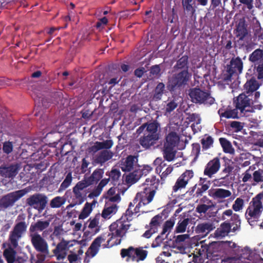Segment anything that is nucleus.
<instances>
[{
    "instance_id": "f257e3e1",
    "label": "nucleus",
    "mask_w": 263,
    "mask_h": 263,
    "mask_svg": "<svg viewBox=\"0 0 263 263\" xmlns=\"http://www.w3.org/2000/svg\"><path fill=\"white\" fill-rule=\"evenodd\" d=\"M145 185L147 186L144 189V191L138 193L134 199L129 204V209L132 210V208L135 206L134 210L135 213L141 211V209L151 202L155 194V190L158 185V180L156 177H152L151 178H147L146 180Z\"/></svg>"
},
{
    "instance_id": "f03ea898",
    "label": "nucleus",
    "mask_w": 263,
    "mask_h": 263,
    "mask_svg": "<svg viewBox=\"0 0 263 263\" xmlns=\"http://www.w3.org/2000/svg\"><path fill=\"white\" fill-rule=\"evenodd\" d=\"M263 193L258 194L250 202L246 212V217L250 224L259 220L262 211Z\"/></svg>"
},
{
    "instance_id": "7ed1b4c3",
    "label": "nucleus",
    "mask_w": 263,
    "mask_h": 263,
    "mask_svg": "<svg viewBox=\"0 0 263 263\" xmlns=\"http://www.w3.org/2000/svg\"><path fill=\"white\" fill-rule=\"evenodd\" d=\"M130 226L129 221L121 218L110 224L108 235L111 236L110 239H116L120 242L121 238L125 236Z\"/></svg>"
},
{
    "instance_id": "20e7f679",
    "label": "nucleus",
    "mask_w": 263,
    "mask_h": 263,
    "mask_svg": "<svg viewBox=\"0 0 263 263\" xmlns=\"http://www.w3.org/2000/svg\"><path fill=\"white\" fill-rule=\"evenodd\" d=\"M179 140V137L176 133L171 132L166 136L163 154L164 158L167 161H170L174 159L176 152L174 148L178 145Z\"/></svg>"
},
{
    "instance_id": "39448f33",
    "label": "nucleus",
    "mask_w": 263,
    "mask_h": 263,
    "mask_svg": "<svg viewBox=\"0 0 263 263\" xmlns=\"http://www.w3.org/2000/svg\"><path fill=\"white\" fill-rule=\"evenodd\" d=\"M121 254L122 257H127V261H133L138 262L145 259L147 252L142 248H135L130 247L127 249H122Z\"/></svg>"
},
{
    "instance_id": "423d86ee",
    "label": "nucleus",
    "mask_w": 263,
    "mask_h": 263,
    "mask_svg": "<svg viewBox=\"0 0 263 263\" xmlns=\"http://www.w3.org/2000/svg\"><path fill=\"white\" fill-rule=\"evenodd\" d=\"M192 101L196 103L211 105L214 103L215 99L208 92L199 88H194L189 93Z\"/></svg>"
},
{
    "instance_id": "0eeeda50",
    "label": "nucleus",
    "mask_w": 263,
    "mask_h": 263,
    "mask_svg": "<svg viewBox=\"0 0 263 263\" xmlns=\"http://www.w3.org/2000/svg\"><path fill=\"white\" fill-rule=\"evenodd\" d=\"M27 228V225L25 221H21L15 224L9 235L11 246L16 248L18 246V241L26 232Z\"/></svg>"
},
{
    "instance_id": "6e6552de",
    "label": "nucleus",
    "mask_w": 263,
    "mask_h": 263,
    "mask_svg": "<svg viewBox=\"0 0 263 263\" xmlns=\"http://www.w3.org/2000/svg\"><path fill=\"white\" fill-rule=\"evenodd\" d=\"M236 107L243 116H248V113L254 111L251 106L250 99L243 93L239 95L237 97Z\"/></svg>"
},
{
    "instance_id": "1a4fd4ad",
    "label": "nucleus",
    "mask_w": 263,
    "mask_h": 263,
    "mask_svg": "<svg viewBox=\"0 0 263 263\" xmlns=\"http://www.w3.org/2000/svg\"><path fill=\"white\" fill-rule=\"evenodd\" d=\"M31 241L34 248L42 253H48V246L45 240L38 233H30Z\"/></svg>"
},
{
    "instance_id": "9d476101",
    "label": "nucleus",
    "mask_w": 263,
    "mask_h": 263,
    "mask_svg": "<svg viewBox=\"0 0 263 263\" xmlns=\"http://www.w3.org/2000/svg\"><path fill=\"white\" fill-rule=\"evenodd\" d=\"M191 74H190L186 69H184L179 72L176 75L174 76L169 81L170 85L172 88L176 86H181L184 85L190 79Z\"/></svg>"
},
{
    "instance_id": "9b49d317",
    "label": "nucleus",
    "mask_w": 263,
    "mask_h": 263,
    "mask_svg": "<svg viewBox=\"0 0 263 263\" xmlns=\"http://www.w3.org/2000/svg\"><path fill=\"white\" fill-rule=\"evenodd\" d=\"M86 179L79 181L73 188V192L75 197L79 200L78 204H81L83 202V190L90 185V183Z\"/></svg>"
},
{
    "instance_id": "f8f14e48",
    "label": "nucleus",
    "mask_w": 263,
    "mask_h": 263,
    "mask_svg": "<svg viewBox=\"0 0 263 263\" xmlns=\"http://www.w3.org/2000/svg\"><path fill=\"white\" fill-rule=\"evenodd\" d=\"M220 167V160L217 158H215L209 161L206 164L204 171V174L211 177L213 175L216 174Z\"/></svg>"
},
{
    "instance_id": "ddd939ff",
    "label": "nucleus",
    "mask_w": 263,
    "mask_h": 263,
    "mask_svg": "<svg viewBox=\"0 0 263 263\" xmlns=\"http://www.w3.org/2000/svg\"><path fill=\"white\" fill-rule=\"evenodd\" d=\"M55 218L54 215H50L46 221L39 220L36 222L32 223L29 228L30 233H37V231H42L47 228L51 219Z\"/></svg>"
},
{
    "instance_id": "4468645a",
    "label": "nucleus",
    "mask_w": 263,
    "mask_h": 263,
    "mask_svg": "<svg viewBox=\"0 0 263 263\" xmlns=\"http://www.w3.org/2000/svg\"><path fill=\"white\" fill-rule=\"evenodd\" d=\"M104 241L105 239L102 236L97 237L93 241L91 246L89 247L88 250L86 253L87 257H94L98 252L101 244Z\"/></svg>"
},
{
    "instance_id": "2eb2a0df",
    "label": "nucleus",
    "mask_w": 263,
    "mask_h": 263,
    "mask_svg": "<svg viewBox=\"0 0 263 263\" xmlns=\"http://www.w3.org/2000/svg\"><path fill=\"white\" fill-rule=\"evenodd\" d=\"M232 192L228 190L218 188L210 191V195L214 199L217 200H223L224 199L232 196Z\"/></svg>"
},
{
    "instance_id": "dca6fc26",
    "label": "nucleus",
    "mask_w": 263,
    "mask_h": 263,
    "mask_svg": "<svg viewBox=\"0 0 263 263\" xmlns=\"http://www.w3.org/2000/svg\"><path fill=\"white\" fill-rule=\"evenodd\" d=\"M113 142L110 140H107L102 142H96L89 148V152L94 154L102 149L110 148Z\"/></svg>"
},
{
    "instance_id": "f3484780",
    "label": "nucleus",
    "mask_w": 263,
    "mask_h": 263,
    "mask_svg": "<svg viewBox=\"0 0 263 263\" xmlns=\"http://www.w3.org/2000/svg\"><path fill=\"white\" fill-rule=\"evenodd\" d=\"M18 171L17 165L0 167V174L4 177H13L17 174Z\"/></svg>"
},
{
    "instance_id": "a211bd4d",
    "label": "nucleus",
    "mask_w": 263,
    "mask_h": 263,
    "mask_svg": "<svg viewBox=\"0 0 263 263\" xmlns=\"http://www.w3.org/2000/svg\"><path fill=\"white\" fill-rule=\"evenodd\" d=\"M214 228L213 224L210 222H204L198 224L195 229L196 233L202 235L203 236H206Z\"/></svg>"
},
{
    "instance_id": "6ab92c4d",
    "label": "nucleus",
    "mask_w": 263,
    "mask_h": 263,
    "mask_svg": "<svg viewBox=\"0 0 263 263\" xmlns=\"http://www.w3.org/2000/svg\"><path fill=\"white\" fill-rule=\"evenodd\" d=\"M97 203V201L94 200L92 202H86L85 203L83 208H82L78 218L79 219H85L88 217L91 213L94 206Z\"/></svg>"
},
{
    "instance_id": "aec40b11",
    "label": "nucleus",
    "mask_w": 263,
    "mask_h": 263,
    "mask_svg": "<svg viewBox=\"0 0 263 263\" xmlns=\"http://www.w3.org/2000/svg\"><path fill=\"white\" fill-rule=\"evenodd\" d=\"M137 162V159L136 157L129 156L121 161L120 166L123 171H130L136 165Z\"/></svg>"
},
{
    "instance_id": "412c9836",
    "label": "nucleus",
    "mask_w": 263,
    "mask_h": 263,
    "mask_svg": "<svg viewBox=\"0 0 263 263\" xmlns=\"http://www.w3.org/2000/svg\"><path fill=\"white\" fill-rule=\"evenodd\" d=\"M27 202L29 205L34 207L38 205H45L46 203V198L42 195H34L28 198Z\"/></svg>"
},
{
    "instance_id": "4be33fe9",
    "label": "nucleus",
    "mask_w": 263,
    "mask_h": 263,
    "mask_svg": "<svg viewBox=\"0 0 263 263\" xmlns=\"http://www.w3.org/2000/svg\"><path fill=\"white\" fill-rule=\"evenodd\" d=\"M242 67L243 64L240 59L238 58L233 59L231 61L229 72L231 74L235 72L240 73L242 72Z\"/></svg>"
},
{
    "instance_id": "5701e85b",
    "label": "nucleus",
    "mask_w": 263,
    "mask_h": 263,
    "mask_svg": "<svg viewBox=\"0 0 263 263\" xmlns=\"http://www.w3.org/2000/svg\"><path fill=\"white\" fill-rule=\"evenodd\" d=\"M230 228L231 226L229 223H223L215 232L214 234L215 237L217 239H221L225 237L229 233Z\"/></svg>"
},
{
    "instance_id": "b1692460",
    "label": "nucleus",
    "mask_w": 263,
    "mask_h": 263,
    "mask_svg": "<svg viewBox=\"0 0 263 263\" xmlns=\"http://www.w3.org/2000/svg\"><path fill=\"white\" fill-rule=\"evenodd\" d=\"M118 210V206L115 204L110 206H105L102 212L101 216L104 219H109L113 215L116 214Z\"/></svg>"
},
{
    "instance_id": "393cba45",
    "label": "nucleus",
    "mask_w": 263,
    "mask_h": 263,
    "mask_svg": "<svg viewBox=\"0 0 263 263\" xmlns=\"http://www.w3.org/2000/svg\"><path fill=\"white\" fill-rule=\"evenodd\" d=\"M145 135V136L141 140V144L146 148H148L154 145L159 138V136L156 135Z\"/></svg>"
},
{
    "instance_id": "a878e982",
    "label": "nucleus",
    "mask_w": 263,
    "mask_h": 263,
    "mask_svg": "<svg viewBox=\"0 0 263 263\" xmlns=\"http://www.w3.org/2000/svg\"><path fill=\"white\" fill-rule=\"evenodd\" d=\"M105 197L112 202H118L121 200L120 192L115 187H111L105 195Z\"/></svg>"
},
{
    "instance_id": "bb28decb",
    "label": "nucleus",
    "mask_w": 263,
    "mask_h": 263,
    "mask_svg": "<svg viewBox=\"0 0 263 263\" xmlns=\"http://www.w3.org/2000/svg\"><path fill=\"white\" fill-rule=\"evenodd\" d=\"M66 245L64 242L59 243L57 246L56 249L53 251L54 253L57 257L58 260L62 259L66 256Z\"/></svg>"
},
{
    "instance_id": "cd10ccee",
    "label": "nucleus",
    "mask_w": 263,
    "mask_h": 263,
    "mask_svg": "<svg viewBox=\"0 0 263 263\" xmlns=\"http://www.w3.org/2000/svg\"><path fill=\"white\" fill-rule=\"evenodd\" d=\"M166 92L164 84L160 83L155 89L153 99L156 101L159 100L162 98L164 95H166Z\"/></svg>"
},
{
    "instance_id": "c85d7f7f",
    "label": "nucleus",
    "mask_w": 263,
    "mask_h": 263,
    "mask_svg": "<svg viewBox=\"0 0 263 263\" xmlns=\"http://www.w3.org/2000/svg\"><path fill=\"white\" fill-rule=\"evenodd\" d=\"M16 252L11 247L5 249L4 256L8 263H14L16 260Z\"/></svg>"
},
{
    "instance_id": "c756f323",
    "label": "nucleus",
    "mask_w": 263,
    "mask_h": 263,
    "mask_svg": "<svg viewBox=\"0 0 263 263\" xmlns=\"http://www.w3.org/2000/svg\"><path fill=\"white\" fill-rule=\"evenodd\" d=\"M255 167L250 166L247 170L243 173L242 174L241 178L242 181L243 183L250 182L252 185L253 183V171L254 170Z\"/></svg>"
},
{
    "instance_id": "7c9ffc66",
    "label": "nucleus",
    "mask_w": 263,
    "mask_h": 263,
    "mask_svg": "<svg viewBox=\"0 0 263 263\" xmlns=\"http://www.w3.org/2000/svg\"><path fill=\"white\" fill-rule=\"evenodd\" d=\"M236 35L240 40H242L247 34V30L246 28L245 23L243 21H240L238 23L236 29Z\"/></svg>"
},
{
    "instance_id": "2f4dec72",
    "label": "nucleus",
    "mask_w": 263,
    "mask_h": 263,
    "mask_svg": "<svg viewBox=\"0 0 263 263\" xmlns=\"http://www.w3.org/2000/svg\"><path fill=\"white\" fill-rule=\"evenodd\" d=\"M112 157V153L107 150L101 152L97 156L96 161L100 163H103L110 159Z\"/></svg>"
},
{
    "instance_id": "473e14b6",
    "label": "nucleus",
    "mask_w": 263,
    "mask_h": 263,
    "mask_svg": "<svg viewBox=\"0 0 263 263\" xmlns=\"http://www.w3.org/2000/svg\"><path fill=\"white\" fill-rule=\"evenodd\" d=\"M249 60L252 62H262L263 61V49L255 50L250 55Z\"/></svg>"
},
{
    "instance_id": "72a5a7b5",
    "label": "nucleus",
    "mask_w": 263,
    "mask_h": 263,
    "mask_svg": "<svg viewBox=\"0 0 263 263\" xmlns=\"http://www.w3.org/2000/svg\"><path fill=\"white\" fill-rule=\"evenodd\" d=\"M259 85L257 81L252 79L247 81L245 84V89L247 92H253L257 90Z\"/></svg>"
},
{
    "instance_id": "f704fd0d",
    "label": "nucleus",
    "mask_w": 263,
    "mask_h": 263,
    "mask_svg": "<svg viewBox=\"0 0 263 263\" xmlns=\"http://www.w3.org/2000/svg\"><path fill=\"white\" fill-rule=\"evenodd\" d=\"M190 221V220L189 218L180 220L175 228V232L177 233H182L185 232Z\"/></svg>"
},
{
    "instance_id": "c9c22d12",
    "label": "nucleus",
    "mask_w": 263,
    "mask_h": 263,
    "mask_svg": "<svg viewBox=\"0 0 263 263\" xmlns=\"http://www.w3.org/2000/svg\"><path fill=\"white\" fill-rule=\"evenodd\" d=\"M228 218H230L231 221H239V216L237 214L234 213L232 210L229 209L224 211L221 216L222 220H227Z\"/></svg>"
},
{
    "instance_id": "e433bc0d",
    "label": "nucleus",
    "mask_w": 263,
    "mask_h": 263,
    "mask_svg": "<svg viewBox=\"0 0 263 263\" xmlns=\"http://www.w3.org/2000/svg\"><path fill=\"white\" fill-rule=\"evenodd\" d=\"M147 128L146 130L145 134L147 135H156V136H159V133L158 132V129L159 127V125L156 122H152L146 125Z\"/></svg>"
},
{
    "instance_id": "4c0bfd02",
    "label": "nucleus",
    "mask_w": 263,
    "mask_h": 263,
    "mask_svg": "<svg viewBox=\"0 0 263 263\" xmlns=\"http://www.w3.org/2000/svg\"><path fill=\"white\" fill-rule=\"evenodd\" d=\"M219 141L224 152L230 154L234 153V150L229 141L225 138H221Z\"/></svg>"
},
{
    "instance_id": "58836bf2",
    "label": "nucleus",
    "mask_w": 263,
    "mask_h": 263,
    "mask_svg": "<svg viewBox=\"0 0 263 263\" xmlns=\"http://www.w3.org/2000/svg\"><path fill=\"white\" fill-rule=\"evenodd\" d=\"M253 185H255L259 182H263V170L258 169L253 171Z\"/></svg>"
},
{
    "instance_id": "ea45409f",
    "label": "nucleus",
    "mask_w": 263,
    "mask_h": 263,
    "mask_svg": "<svg viewBox=\"0 0 263 263\" xmlns=\"http://www.w3.org/2000/svg\"><path fill=\"white\" fill-rule=\"evenodd\" d=\"M27 192L28 190L26 189H24L11 193L9 194V195L13 203H14L15 201H16L21 197L24 196Z\"/></svg>"
},
{
    "instance_id": "a19ab883",
    "label": "nucleus",
    "mask_w": 263,
    "mask_h": 263,
    "mask_svg": "<svg viewBox=\"0 0 263 263\" xmlns=\"http://www.w3.org/2000/svg\"><path fill=\"white\" fill-rule=\"evenodd\" d=\"M65 202L66 199L64 197L57 196L51 200L50 205L52 208H58L63 205Z\"/></svg>"
},
{
    "instance_id": "79ce46f5",
    "label": "nucleus",
    "mask_w": 263,
    "mask_h": 263,
    "mask_svg": "<svg viewBox=\"0 0 263 263\" xmlns=\"http://www.w3.org/2000/svg\"><path fill=\"white\" fill-rule=\"evenodd\" d=\"M174 224L175 222L173 220H169L166 221L163 225L161 234L165 235L166 236H167L172 231Z\"/></svg>"
},
{
    "instance_id": "37998d69",
    "label": "nucleus",
    "mask_w": 263,
    "mask_h": 263,
    "mask_svg": "<svg viewBox=\"0 0 263 263\" xmlns=\"http://www.w3.org/2000/svg\"><path fill=\"white\" fill-rule=\"evenodd\" d=\"M238 109H227L224 112L221 114L220 116L226 118H238Z\"/></svg>"
},
{
    "instance_id": "c03bdc74",
    "label": "nucleus",
    "mask_w": 263,
    "mask_h": 263,
    "mask_svg": "<svg viewBox=\"0 0 263 263\" xmlns=\"http://www.w3.org/2000/svg\"><path fill=\"white\" fill-rule=\"evenodd\" d=\"M13 203L9 194L0 199V208L5 209Z\"/></svg>"
},
{
    "instance_id": "a18cd8bd",
    "label": "nucleus",
    "mask_w": 263,
    "mask_h": 263,
    "mask_svg": "<svg viewBox=\"0 0 263 263\" xmlns=\"http://www.w3.org/2000/svg\"><path fill=\"white\" fill-rule=\"evenodd\" d=\"M244 200L241 198H237L232 205V209L235 212L242 211L244 207Z\"/></svg>"
},
{
    "instance_id": "49530a36",
    "label": "nucleus",
    "mask_w": 263,
    "mask_h": 263,
    "mask_svg": "<svg viewBox=\"0 0 263 263\" xmlns=\"http://www.w3.org/2000/svg\"><path fill=\"white\" fill-rule=\"evenodd\" d=\"M102 178V173L101 171H95L91 176L88 177L86 179L87 181L90 183V184H92L95 182H97L100 179Z\"/></svg>"
},
{
    "instance_id": "de8ad7c7",
    "label": "nucleus",
    "mask_w": 263,
    "mask_h": 263,
    "mask_svg": "<svg viewBox=\"0 0 263 263\" xmlns=\"http://www.w3.org/2000/svg\"><path fill=\"white\" fill-rule=\"evenodd\" d=\"M88 228L90 229H96V232L98 231V227L99 223V216H96L92 219H89L88 221Z\"/></svg>"
},
{
    "instance_id": "09e8293b",
    "label": "nucleus",
    "mask_w": 263,
    "mask_h": 263,
    "mask_svg": "<svg viewBox=\"0 0 263 263\" xmlns=\"http://www.w3.org/2000/svg\"><path fill=\"white\" fill-rule=\"evenodd\" d=\"M141 175V172L136 171V172L131 173L127 176V181L129 183H134L140 179Z\"/></svg>"
},
{
    "instance_id": "8fccbe9b",
    "label": "nucleus",
    "mask_w": 263,
    "mask_h": 263,
    "mask_svg": "<svg viewBox=\"0 0 263 263\" xmlns=\"http://www.w3.org/2000/svg\"><path fill=\"white\" fill-rule=\"evenodd\" d=\"M162 222V217L157 215L153 217L151 221L150 226L152 229L156 230V228Z\"/></svg>"
},
{
    "instance_id": "3c124183",
    "label": "nucleus",
    "mask_w": 263,
    "mask_h": 263,
    "mask_svg": "<svg viewBox=\"0 0 263 263\" xmlns=\"http://www.w3.org/2000/svg\"><path fill=\"white\" fill-rule=\"evenodd\" d=\"M187 184L186 181H184L183 179L179 177L177 180L175 185L173 186V190L174 192H176L179 189L185 187Z\"/></svg>"
},
{
    "instance_id": "603ef678",
    "label": "nucleus",
    "mask_w": 263,
    "mask_h": 263,
    "mask_svg": "<svg viewBox=\"0 0 263 263\" xmlns=\"http://www.w3.org/2000/svg\"><path fill=\"white\" fill-rule=\"evenodd\" d=\"M72 178L71 173H69L67 175L66 178L65 179L64 181L62 183L61 185V188L62 190H64L68 187L71 183Z\"/></svg>"
},
{
    "instance_id": "864d4df0",
    "label": "nucleus",
    "mask_w": 263,
    "mask_h": 263,
    "mask_svg": "<svg viewBox=\"0 0 263 263\" xmlns=\"http://www.w3.org/2000/svg\"><path fill=\"white\" fill-rule=\"evenodd\" d=\"M213 142V139L211 137H207L203 138L201 141L203 148L206 149L210 148L212 145Z\"/></svg>"
},
{
    "instance_id": "5fc2aeb1",
    "label": "nucleus",
    "mask_w": 263,
    "mask_h": 263,
    "mask_svg": "<svg viewBox=\"0 0 263 263\" xmlns=\"http://www.w3.org/2000/svg\"><path fill=\"white\" fill-rule=\"evenodd\" d=\"M193 172L192 171H186L182 174L180 177L183 179L187 183L193 177Z\"/></svg>"
},
{
    "instance_id": "6e6d98bb",
    "label": "nucleus",
    "mask_w": 263,
    "mask_h": 263,
    "mask_svg": "<svg viewBox=\"0 0 263 263\" xmlns=\"http://www.w3.org/2000/svg\"><path fill=\"white\" fill-rule=\"evenodd\" d=\"M109 176L113 181H116L120 178V172L118 170L112 169L109 174Z\"/></svg>"
},
{
    "instance_id": "4d7b16f0",
    "label": "nucleus",
    "mask_w": 263,
    "mask_h": 263,
    "mask_svg": "<svg viewBox=\"0 0 263 263\" xmlns=\"http://www.w3.org/2000/svg\"><path fill=\"white\" fill-rule=\"evenodd\" d=\"M210 208V206L206 204L198 205L196 208V211L199 213H205Z\"/></svg>"
},
{
    "instance_id": "13d9d810",
    "label": "nucleus",
    "mask_w": 263,
    "mask_h": 263,
    "mask_svg": "<svg viewBox=\"0 0 263 263\" xmlns=\"http://www.w3.org/2000/svg\"><path fill=\"white\" fill-rule=\"evenodd\" d=\"M3 149L5 153L9 154L12 152L13 149L12 144L10 142L4 143Z\"/></svg>"
},
{
    "instance_id": "bf43d9fd",
    "label": "nucleus",
    "mask_w": 263,
    "mask_h": 263,
    "mask_svg": "<svg viewBox=\"0 0 263 263\" xmlns=\"http://www.w3.org/2000/svg\"><path fill=\"white\" fill-rule=\"evenodd\" d=\"M69 260L70 263H74L76 262V263H80V257H79V255L76 254H72L69 255L68 256Z\"/></svg>"
},
{
    "instance_id": "052dcab7",
    "label": "nucleus",
    "mask_w": 263,
    "mask_h": 263,
    "mask_svg": "<svg viewBox=\"0 0 263 263\" xmlns=\"http://www.w3.org/2000/svg\"><path fill=\"white\" fill-rule=\"evenodd\" d=\"M231 126L235 128L237 131H239L241 130L243 128V125L242 124L238 121H233L231 123Z\"/></svg>"
},
{
    "instance_id": "680f3d73",
    "label": "nucleus",
    "mask_w": 263,
    "mask_h": 263,
    "mask_svg": "<svg viewBox=\"0 0 263 263\" xmlns=\"http://www.w3.org/2000/svg\"><path fill=\"white\" fill-rule=\"evenodd\" d=\"M189 238V235L188 234H182L178 235L176 238V241L177 243L185 241L186 239Z\"/></svg>"
},
{
    "instance_id": "e2e57ef3",
    "label": "nucleus",
    "mask_w": 263,
    "mask_h": 263,
    "mask_svg": "<svg viewBox=\"0 0 263 263\" xmlns=\"http://www.w3.org/2000/svg\"><path fill=\"white\" fill-rule=\"evenodd\" d=\"M193 0H182L183 5L187 10H192L193 9L191 3Z\"/></svg>"
},
{
    "instance_id": "0e129e2a",
    "label": "nucleus",
    "mask_w": 263,
    "mask_h": 263,
    "mask_svg": "<svg viewBox=\"0 0 263 263\" xmlns=\"http://www.w3.org/2000/svg\"><path fill=\"white\" fill-rule=\"evenodd\" d=\"M160 71V68L159 66L155 65L152 67L151 73L154 76H158Z\"/></svg>"
},
{
    "instance_id": "69168bd1",
    "label": "nucleus",
    "mask_w": 263,
    "mask_h": 263,
    "mask_svg": "<svg viewBox=\"0 0 263 263\" xmlns=\"http://www.w3.org/2000/svg\"><path fill=\"white\" fill-rule=\"evenodd\" d=\"M101 191L102 189L98 186V188L96 190L89 194L88 197L90 198H94L95 197H97L100 194Z\"/></svg>"
},
{
    "instance_id": "338daca9",
    "label": "nucleus",
    "mask_w": 263,
    "mask_h": 263,
    "mask_svg": "<svg viewBox=\"0 0 263 263\" xmlns=\"http://www.w3.org/2000/svg\"><path fill=\"white\" fill-rule=\"evenodd\" d=\"M186 63L187 58L186 57H183L178 61L177 64L178 66H180L179 67H183L186 65Z\"/></svg>"
},
{
    "instance_id": "774afa93",
    "label": "nucleus",
    "mask_w": 263,
    "mask_h": 263,
    "mask_svg": "<svg viewBox=\"0 0 263 263\" xmlns=\"http://www.w3.org/2000/svg\"><path fill=\"white\" fill-rule=\"evenodd\" d=\"M257 71L258 72V79H263V66H258L257 68Z\"/></svg>"
}]
</instances>
